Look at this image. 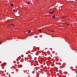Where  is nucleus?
Here are the masks:
<instances>
[{
  "label": "nucleus",
  "instance_id": "nucleus-1",
  "mask_svg": "<svg viewBox=\"0 0 77 77\" xmlns=\"http://www.w3.org/2000/svg\"><path fill=\"white\" fill-rule=\"evenodd\" d=\"M10 6H14V4H11Z\"/></svg>",
  "mask_w": 77,
  "mask_h": 77
},
{
  "label": "nucleus",
  "instance_id": "nucleus-2",
  "mask_svg": "<svg viewBox=\"0 0 77 77\" xmlns=\"http://www.w3.org/2000/svg\"><path fill=\"white\" fill-rule=\"evenodd\" d=\"M52 18H55V15H54V16L52 17Z\"/></svg>",
  "mask_w": 77,
  "mask_h": 77
},
{
  "label": "nucleus",
  "instance_id": "nucleus-3",
  "mask_svg": "<svg viewBox=\"0 0 77 77\" xmlns=\"http://www.w3.org/2000/svg\"><path fill=\"white\" fill-rule=\"evenodd\" d=\"M30 32H31V31H30V30L28 31V33H30Z\"/></svg>",
  "mask_w": 77,
  "mask_h": 77
},
{
  "label": "nucleus",
  "instance_id": "nucleus-4",
  "mask_svg": "<svg viewBox=\"0 0 77 77\" xmlns=\"http://www.w3.org/2000/svg\"><path fill=\"white\" fill-rule=\"evenodd\" d=\"M54 12H53V11H52V12H51V14H53V13H54Z\"/></svg>",
  "mask_w": 77,
  "mask_h": 77
},
{
  "label": "nucleus",
  "instance_id": "nucleus-5",
  "mask_svg": "<svg viewBox=\"0 0 77 77\" xmlns=\"http://www.w3.org/2000/svg\"><path fill=\"white\" fill-rule=\"evenodd\" d=\"M27 3H28V4H30V2H28Z\"/></svg>",
  "mask_w": 77,
  "mask_h": 77
},
{
  "label": "nucleus",
  "instance_id": "nucleus-6",
  "mask_svg": "<svg viewBox=\"0 0 77 77\" xmlns=\"http://www.w3.org/2000/svg\"><path fill=\"white\" fill-rule=\"evenodd\" d=\"M10 25H12V26H14V24H12H12L11 25V24H10Z\"/></svg>",
  "mask_w": 77,
  "mask_h": 77
},
{
  "label": "nucleus",
  "instance_id": "nucleus-7",
  "mask_svg": "<svg viewBox=\"0 0 77 77\" xmlns=\"http://www.w3.org/2000/svg\"><path fill=\"white\" fill-rule=\"evenodd\" d=\"M13 11H14V12H15V10H13Z\"/></svg>",
  "mask_w": 77,
  "mask_h": 77
},
{
  "label": "nucleus",
  "instance_id": "nucleus-8",
  "mask_svg": "<svg viewBox=\"0 0 77 77\" xmlns=\"http://www.w3.org/2000/svg\"><path fill=\"white\" fill-rule=\"evenodd\" d=\"M63 18H66V17H63Z\"/></svg>",
  "mask_w": 77,
  "mask_h": 77
},
{
  "label": "nucleus",
  "instance_id": "nucleus-9",
  "mask_svg": "<svg viewBox=\"0 0 77 77\" xmlns=\"http://www.w3.org/2000/svg\"><path fill=\"white\" fill-rule=\"evenodd\" d=\"M50 14H52L51 12H50Z\"/></svg>",
  "mask_w": 77,
  "mask_h": 77
},
{
  "label": "nucleus",
  "instance_id": "nucleus-10",
  "mask_svg": "<svg viewBox=\"0 0 77 77\" xmlns=\"http://www.w3.org/2000/svg\"><path fill=\"white\" fill-rule=\"evenodd\" d=\"M39 32H41V30H39Z\"/></svg>",
  "mask_w": 77,
  "mask_h": 77
},
{
  "label": "nucleus",
  "instance_id": "nucleus-11",
  "mask_svg": "<svg viewBox=\"0 0 77 77\" xmlns=\"http://www.w3.org/2000/svg\"><path fill=\"white\" fill-rule=\"evenodd\" d=\"M1 43H2V42H0V44H1Z\"/></svg>",
  "mask_w": 77,
  "mask_h": 77
},
{
  "label": "nucleus",
  "instance_id": "nucleus-12",
  "mask_svg": "<svg viewBox=\"0 0 77 77\" xmlns=\"http://www.w3.org/2000/svg\"><path fill=\"white\" fill-rule=\"evenodd\" d=\"M66 24L67 25H68V24H67L66 23Z\"/></svg>",
  "mask_w": 77,
  "mask_h": 77
},
{
  "label": "nucleus",
  "instance_id": "nucleus-13",
  "mask_svg": "<svg viewBox=\"0 0 77 77\" xmlns=\"http://www.w3.org/2000/svg\"><path fill=\"white\" fill-rule=\"evenodd\" d=\"M16 12H17V10H16Z\"/></svg>",
  "mask_w": 77,
  "mask_h": 77
},
{
  "label": "nucleus",
  "instance_id": "nucleus-14",
  "mask_svg": "<svg viewBox=\"0 0 77 77\" xmlns=\"http://www.w3.org/2000/svg\"><path fill=\"white\" fill-rule=\"evenodd\" d=\"M9 27V26H8V27Z\"/></svg>",
  "mask_w": 77,
  "mask_h": 77
},
{
  "label": "nucleus",
  "instance_id": "nucleus-15",
  "mask_svg": "<svg viewBox=\"0 0 77 77\" xmlns=\"http://www.w3.org/2000/svg\"><path fill=\"white\" fill-rule=\"evenodd\" d=\"M51 31V32H54V31Z\"/></svg>",
  "mask_w": 77,
  "mask_h": 77
}]
</instances>
